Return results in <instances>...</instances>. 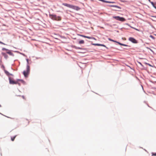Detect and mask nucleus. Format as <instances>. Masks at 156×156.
<instances>
[{"instance_id": "obj_1", "label": "nucleus", "mask_w": 156, "mask_h": 156, "mask_svg": "<svg viewBox=\"0 0 156 156\" xmlns=\"http://www.w3.org/2000/svg\"><path fill=\"white\" fill-rule=\"evenodd\" d=\"M62 5L76 10H78L80 9V8L78 6L71 5L66 3H62Z\"/></svg>"}, {"instance_id": "obj_2", "label": "nucleus", "mask_w": 156, "mask_h": 156, "mask_svg": "<svg viewBox=\"0 0 156 156\" xmlns=\"http://www.w3.org/2000/svg\"><path fill=\"white\" fill-rule=\"evenodd\" d=\"M27 70L26 71H24L23 72V74L24 76L26 77H27V76L28 75V74L30 72V66H29V65H28V64H29L28 59H27Z\"/></svg>"}, {"instance_id": "obj_3", "label": "nucleus", "mask_w": 156, "mask_h": 156, "mask_svg": "<svg viewBox=\"0 0 156 156\" xmlns=\"http://www.w3.org/2000/svg\"><path fill=\"white\" fill-rule=\"evenodd\" d=\"M50 17L53 20H55L57 21H60L61 20V17L57 16L55 15L49 14Z\"/></svg>"}, {"instance_id": "obj_4", "label": "nucleus", "mask_w": 156, "mask_h": 156, "mask_svg": "<svg viewBox=\"0 0 156 156\" xmlns=\"http://www.w3.org/2000/svg\"><path fill=\"white\" fill-rule=\"evenodd\" d=\"M113 18L115 19L122 22H124L126 21V19L122 17H120L119 16H114Z\"/></svg>"}, {"instance_id": "obj_5", "label": "nucleus", "mask_w": 156, "mask_h": 156, "mask_svg": "<svg viewBox=\"0 0 156 156\" xmlns=\"http://www.w3.org/2000/svg\"><path fill=\"white\" fill-rule=\"evenodd\" d=\"M9 83L10 84H18L20 85V83L18 82L17 81H14L12 80L11 78H9Z\"/></svg>"}, {"instance_id": "obj_6", "label": "nucleus", "mask_w": 156, "mask_h": 156, "mask_svg": "<svg viewBox=\"0 0 156 156\" xmlns=\"http://www.w3.org/2000/svg\"><path fill=\"white\" fill-rule=\"evenodd\" d=\"M129 40L131 41V42L134 43H137V41L134 38L132 37H130L129 38Z\"/></svg>"}, {"instance_id": "obj_7", "label": "nucleus", "mask_w": 156, "mask_h": 156, "mask_svg": "<svg viewBox=\"0 0 156 156\" xmlns=\"http://www.w3.org/2000/svg\"><path fill=\"white\" fill-rule=\"evenodd\" d=\"M79 35L81 37H83L87 38L89 39H95V38L93 37H90L88 36H87L84 35Z\"/></svg>"}, {"instance_id": "obj_8", "label": "nucleus", "mask_w": 156, "mask_h": 156, "mask_svg": "<svg viewBox=\"0 0 156 156\" xmlns=\"http://www.w3.org/2000/svg\"><path fill=\"white\" fill-rule=\"evenodd\" d=\"M4 72H5V73L6 74V75H7V76H9V75L12 76L13 75L12 74H10L7 71H6L5 70H4Z\"/></svg>"}, {"instance_id": "obj_9", "label": "nucleus", "mask_w": 156, "mask_h": 156, "mask_svg": "<svg viewBox=\"0 0 156 156\" xmlns=\"http://www.w3.org/2000/svg\"><path fill=\"white\" fill-rule=\"evenodd\" d=\"M3 55L4 56V57L6 58H7L8 57V55L5 53H2Z\"/></svg>"}, {"instance_id": "obj_10", "label": "nucleus", "mask_w": 156, "mask_h": 156, "mask_svg": "<svg viewBox=\"0 0 156 156\" xmlns=\"http://www.w3.org/2000/svg\"><path fill=\"white\" fill-rule=\"evenodd\" d=\"M84 41L83 40H81L79 41V44H82L84 43Z\"/></svg>"}, {"instance_id": "obj_11", "label": "nucleus", "mask_w": 156, "mask_h": 156, "mask_svg": "<svg viewBox=\"0 0 156 156\" xmlns=\"http://www.w3.org/2000/svg\"><path fill=\"white\" fill-rule=\"evenodd\" d=\"M16 135L15 136H14V137H12L11 138V140L12 141H13L14 140V139H15L16 137Z\"/></svg>"}, {"instance_id": "obj_12", "label": "nucleus", "mask_w": 156, "mask_h": 156, "mask_svg": "<svg viewBox=\"0 0 156 156\" xmlns=\"http://www.w3.org/2000/svg\"><path fill=\"white\" fill-rule=\"evenodd\" d=\"M111 6L112 7H115L116 8H118V9H121V8L118 6H117V5H111Z\"/></svg>"}, {"instance_id": "obj_13", "label": "nucleus", "mask_w": 156, "mask_h": 156, "mask_svg": "<svg viewBox=\"0 0 156 156\" xmlns=\"http://www.w3.org/2000/svg\"><path fill=\"white\" fill-rule=\"evenodd\" d=\"M117 43H118L120 45H122V46H126V45L125 44H121L119 42H117Z\"/></svg>"}, {"instance_id": "obj_14", "label": "nucleus", "mask_w": 156, "mask_h": 156, "mask_svg": "<svg viewBox=\"0 0 156 156\" xmlns=\"http://www.w3.org/2000/svg\"><path fill=\"white\" fill-rule=\"evenodd\" d=\"M7 53L10 55H12V53L10 51H9Z\"/></svg>"}, {"instance_id": "obj_15", "label": "nucleus", "mask_w": 156, "mask_h": 156, "mask_svg": "<svg viewBox=\"0 0 156 156\" xmlns=\"http://www.w3.org/2000/svg\"><path fill=\"white\" fill-rule=\"evenodd\" d=\"M99 46H103V47H106V48H107L106 47V46L104 44H99Z\"/></svg>"}, {"instance_id": "obj_16", "label": "nucleus", "mask_w": 156, "mask_h": 156, "mask_svg": "<svg viewBox=\"0 0 156 156\" xmlns=\"http://www.w3.org/2000/svg\"><path fill=\"white\" fill-rule=\"evenodd\" d=\"M108 40H109V41H113V42H116V41H114V40H112V39H110V38H109V39H108Z\"/></svg>"}, {"instance_id": "obj_17", "label": "nucleus", "mask_w": 156, "mask_h": 156, "mask_svg": "<svg viewBox=\"0 0 156 156\" xmlns=\"http://www.w3.org/2000/svg\"><path fill=\"white\" fill-rule=\"evenodd\" d=\"M75 48L76 49H82V48H81L77 47H75Z\"/></svg>"}, {"instance_id": "obj_18", "label": "nucleus", "mask_w": 156, "mask_h": 156, "mask_svg": "<svg viewBox=\"0 0 156 156\" xmlns=\"http://www.w3.org/2000/svg\"><path fill=\"white\" fill-rule=\"evenodd\" d=\"M152 155L153 156H156V153H152Z\"/></svg>"}, {"instance_id": "obj_19", "label": "nucleus", "mask_w": 156, "mask_h": 156, "mask_svg": "<svg viewBox=\"0 0 156 156\" xmlns=\"http://www.w3.org/2000/svg\"><path fill=\"white\" fill-rule=\"evenodd\" d=\"M93 44L95 45L98 46H99L100 45L99 44Z\"/></svg>"}, {"instance_id": "obj_20", "label": "nucleus", "mask_w": 156, "mask_h": 156, "mask_svg": "<svg viewBox=\"0 0 156 156\" xmlns=\"http://www.w3.org/2000/svg\"><path fill=\"white\" fill-rule=\"evenodd\" d=\"M21 97H22L23 98V99H25V100L26 99V98H25V97L24 96H22Z\"/></svg>"}, {"instance_id": "obj_21", "label": "nucleus", "mask_w": 156, "mask_h": 156, "mask_svg": "<svg viewBox=\"0 0 156 156\" xmlns=\"http://www.w3.org/2000/svg\"><path fill=\"white\" fill-rule=\"evenodd\" d=\"M0 44H4V45H5V44L4 43L2 42L1 41H0Z\"/></svg>"}, {"instance_id": "obj_22", "label": "nucleus", "mask_w": 156, "mask_h": 156, "mask_svg": "<svg viewBox=\"0 0 156 156\" xmlns=\"http://www.w3.org/2000/svg\"><path fill=\"white\" fill-rule=\"evenodd\" d=\"M21 80H18V81H21Z\"/></svg>"}, {"instance_id": "obj_23", "label": "nucleus", "mask_w": 156, "mask_h": 156, "mask_svg": "<svg viewBox=\"0 0 156 156\" xmlns=\"http://www.w3.org/2000/svg\"><path fill=\"white\" fill-rule=\"evenodd\" d=\"M151 37H152V36H151Z\"/></svg>"}, {"instance_id": "obj_24", "label": "nucleus", "mask_w": 156, "mask_h": 156, "mask_svg": "<svg viewBox=\"0 0 156 156\" xmlns=\"http://www.w3.org/2000/svg\"><path fill=\"white\" fill-rule=\"evenodd\" d=\"M1 107V105H0V107Z\"/></svg>"}, {"instance_id": "obj_25", "label": "nucleus", "mask_w": 156, "mask_h": 156, "mask_svg": "<svg viewBox=\"0 0 156 156\" xmlns=\"http://www.w3.org/2000/svg\"><path fill=\"white\" fill-rule=\"evenodd\" d=\"M148 1L150 2V0H148Z\"/></svg>"}, {"instance_id": "obj_26", "label": "nucleus", "mask_w": 156, "mask_h": 156, "mask_svg": "<svg viewBox=\"0 0 156 156\" xmlns=\"http://www.w3.org/2000/svg\"><path fill=\"white\" fill-rule=\"evenodd\" d=\"M155 8L156 9V7H155Z\"/></svg>"}]
</instances>
